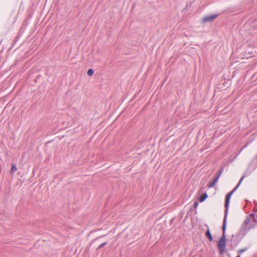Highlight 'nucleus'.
Instances as JSON below:
<instances>
[{
    "instance_id": "nucleus-1",
    "label": "nucleus",
    "mask_w": 257,
    "mask_h": 257,
    "mask_svg": "<svg viewBox=\"0 0 257 257\" xmlns=\"http://www.w3.org/2000/svg\"><path fill=\"white\" fill-rule=\"evenodd\" d=\"M226 227V220H223L222 229V235L217 243V247L221 254L224 253L226 247L225 230Z\"/></svg>"
},
{
    "instance_id": "nucleus-2",
    "label": "nucleus",
    "mask_w": 257,
    "mask_h": 257,
    "mask_svg": "<svg viewBox=\"0 0 257 257\" xmlns=\"http://www.w3.org/2000/svg\"><path fill=\"white\" fill-rule=\"evenodd\" d=\"M243 178H244V176L240 179L238 183L235 186V187L232 191H231L230 192L228 193L226 195L225 199V203H224V207L225 208V212H224V217L223 220L227 219V214H228V207H229V204L230 198H231L232 195L234 193V192L238 188V187L240 185V183L242 182Z\"/></svg>"
},
{
    "instance_id": "nucleus-3",
    "label": "nucleus",
    "mask_w": 257,
    "mask_h": 257,
    "mask_svg": "<svg viewBox=\"0 0 257 257\" xmlns=\"http://www.w3.org/2000/svg\"><path fill=\"white\" fill-rule=\"evenodd\" d=\"M257 225V221L252 222L251 223H248L246 225L244 224V221L243 222L241 229L239 230V233L242 234L243 235H245L248 231L250 230L253 229Z\"/></svg>"
},
{
    "instance_id": "nucleus-4",
    "label": "nucleus",
    "mask_w": 257,
    "mask_h": 257,
    "mask_svg": "<svg viewBox=\"0 0 257 257\" xmlns=\"http://www.w3.org/2000/svg\"><path fill=\"white\" fill-rule=\"evenodd\" d=\"M219 16V14H212L206 16L203 18L202 22L203 23H207L213 22L215 19Z\"/></svg>"
},
{
    "instance_id": "nucleus-5",
    "label": "nucleus",
    "mask_w": 257,
    "mask_h": 257,
    "mask_svg": "<svg viewBox=\"0 0 257 257\" xmlns=\"http://www.w3.org/2000/svg\"><path fill=\"white\" fill-rule=\"evenodd\" d=\"M256 215L252 213L250 214L249 215L247 216L245 218V221H244V224L246 225L248 223H249L252 221V222H256L257 219L255 217ZM257 216V215H256Z\"/></svg>"
},
{
    "instance_id": "nucleus-6",
    "label": "nucleus",
    "mask_w": 257,
    "mask_h": 257,
    "mask_svg": "<svg viewBox=\"0 0 257 257\" xmlns=\"http://www.w3.org/2000/svg\"><path fill=\"white\" fill-rule=\"evenodd\" d=\"M208 195L206 193H204L202 194L199 197V200L200 202H202L204 201L207 198Z\"/></svg>"
},
{
    "instance_id": "nucleus-7",
    "label": "nucleus",
    "mask_w": 257,
    "mask_h": 257,
    "mask_svg": "<svg viewBox=\"0 0 257 257\" xmlns=\"http://www.w3.org/2000/svg\"><path fill=\"white\" fill-rule=\"evenodd\" d=\"M205 234L210 241H212L213 240V237L209 229L206 231Z\"/></svg>"
},
{
    "instance_id": "nucleus-8",
    "label": "nucleus",
    "mask_w": 257,
    "mask_h": 257,
    "mask_svg": "<svg viewBox=\"0 0 257 257\" xmlns=\"http://www.w3.org/2000/svg\"><path fill=\"white\" fill-rule=\"evenodd\" d=\"M217 180L214 178V179L212 182L208 183L207 184V187L208 188L213 187L215 185V184L217 183Z\"/></svg>"
},
{
    "instance_id": "nucleus-9",
    "label": "nucleus",
    "mask_w": 257,
    "mask_h": 257,
    "mask_svg": "<svg viewBox=\"0 0 257 257\" xmlns=\"http://www.w3.org/2000/svg\"><path fill=\"white\" fill-rule=\"evenodd\" d=\"M17 170V167L15 164H12L11 165V173H13L15 171Z\"/></svg>"
},
{
    "instance_id": "nucleus-10",
    "label": "nucleus",
    "mask_w": 257,
    "mask_h": 257,
    "mask_svg": "<svg viewBox=\"0 0 257 257\" xmlns=\"http://www.w3.org/2000/svg\"><path fill=\"white\" fill-rule=\"evenodd\" d=\"M94 73V70L92 69H89L87 71V74L88 76H91Z\"/></svg>"
},
{
    "instance_id": "nucleus-11",
    "label": "nucleus",
    "mask_w": 257,
    "mask_h": 257,
    "mask_svg": "<svg viewBox=\"0 0 257 257\" xmlns=\"http://www.w3.org/2000/svg\"><path fill=\"white\" fill-rule=\"evenodd\" d=\"M246 250H247V248H242V249H239V250L238 251V255H240V254H241V253L243 252L244 251H246Z\"/></svg>"
},
{
    "instance_id": "nucleus-12",
    "label": "nucleus",
    "mask_w": 257,
    "mask_h": 257,
    "mask_svg": "<svg viewBox=\"0 0 257 257\" xmlns=\"http://www.w3.org/2000/svg\"><path fill=\"white\" fill-rule=\"evenodd\" d=\"M107 242H104L102 243H101L97 248V249H100L101 248L103 247L104 245H105L107 244Z\"/></svg>"
},
{
    "instance_id": "nucleus-13",
    "label": "nucleus",
    "mask_w": 257,
    "mask_h": 257,
    "mask_svg": "<svg viewBox=\"0 0 257 257\" xmlns=\"http://www.w3.org/2000/svg\"><path fill=\"white\" fill-rule=\"evenodd\" d=\"M223 169H224L223 167H221V168H220L217 174H219V175H221L223 172Z\"/></svg>"
},
{
    "instance_id": "nucleus-14",
    "label": "nucleus",
    "mask_w": 257,
    "mask_h": 257,
    "mask_svg": "<svg viewBox=\"0 0 257 257\" xmlns=\"http://www.w3.org/2000/svg\"><path fill=\"white\" fill-rule=\"evenodd\" d=\"M220 175H219V174H217L216 175V176L214 178V179H215L216 180H217L218 181V179L219 178Z\"/></svg>"
},
{
    "instance_id": "nucleus-15",
    "label": "nucleus",
    "mask_w": 257,
    "mask_h": 257,
    "mask_svg": "<svg viewBox=\"0 0 257 257\" xmlns=\"http://www.w3.org/2000/svg\"><path fill=\"white\" fill-rule=\"evenodd\" d=\"M197 205H198V202H196V201H195V202H194V207H195H195H197Z\"/></svg>"
},
{
    "instance_id": "nucleus-16",
    "label": "nucleus",
    "mask_w": 257,
    "mask_h": 257,
    "mask_svg": "<svg viewBox=\"0 0 257 257\" xmlns=\"http://www.w3.org/2000/svg\"><path fill=\"white\" fill-rule=\"evenodd\" d=\"M253 211H254V212H257V209H253Z\"/></svg>"
},
{
    "instance_id": "nucleus-17",
    "label": "nucleus",
    "mask_w": 257,
    "mask_h": 257,
    "mask_svg": "<svg viewBox=\"0 0 257 257\" xmlns=\"http://www.w3.org/2000/svg\"><path fill=\"white\" fill-rule=\"evenodd\" d=\"M236 257H241L240 255H238Z\"/></svg>"
}]
</instances>
